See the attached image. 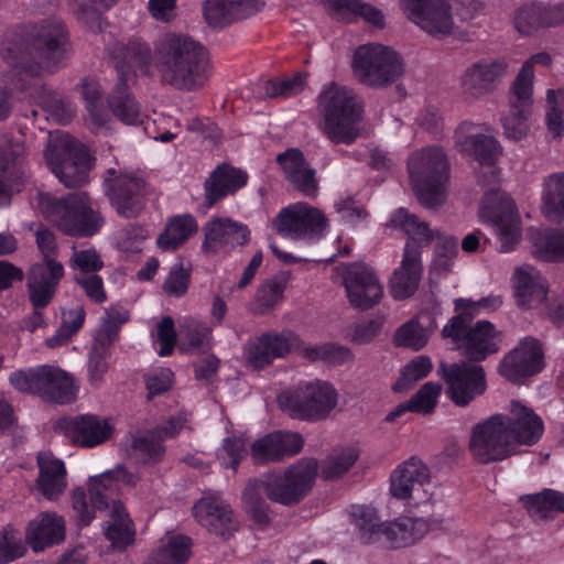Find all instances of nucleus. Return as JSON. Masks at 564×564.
I'll use <instances>...</instances> for the list:
<instances>
[{
  "label": "nucleus",
  "mask_w": 564,
  "mask_h": 564,
  "mask_svg": "<svg viewBox=\"0 0 564 564\" xmlns=\"http://www.w3.org/2000/svg\"><path fill=\"white\" fill-rule=\"evenodd\" d=\"M387 228L399 229L408 237L413 247L421 248L429 246L434 239H437L443 232L437 229L430 228L429 224L420 220L415 215L410 214L405 208H399L392 213Z\"/></svg>",
  "instance_id": "obj_39"
},
{
  "label": "nucleus",
  "mask_w": 564,
  "mask_h": 564,
  "mask_svg": "<svg viewBox=\"0 0 564 564\" xmlns=\"http://www.w3.org/2000/svg\"><path fill=\"white\" fill-rule=\"evenodd\" d=\"M39 207L45 218L66 235L90 237L104 225V218L94 210L85 193H73L64 198L41 194Z\"/></svg>",
  "instance_id": "obj_7"
},
{
  "label": "nucleus",
  "mask_w": 564,
  "mask_h": 564,
  "mask_svg": "<svg viewBox=\"0 0 564 564\" xmlns=\"http://www.w3.org/2000/svg\"><path fill=\"white\" fill-rule=\"evenodd\" d=\"M564 88L546 91L545 122L553 138H560L564 130Z\"/></svg>",
  "instance_id": "obj_60"
},
{
  "label": "nucleus",
  "mask_w": 564,
  "mask_h": 564,
  "mask_svg": "<svg viewBox=\"0 0 564 564\" xmlns=\"http://www.w3.org/2000/svg\"><path fill=\"white\" fill-rule=\"evenodd\" d=\"M541 210L551 221H564V171L551 173L543 178Z\"/></svg>",
  "instance_id": "obj_43"
},
{
  "label": "nucleus",
  "mask_w": 564,
  "mask_h": 564,
  "mask_svg": "<svg viewBox=\"0 0 564 564\" xmlns=\"http://www.w3.org/2000/svg\"><path fill=\"white\" fill-rule=\"evenodd\" d=\"M262 0H206L204 17L209 25L221 26L258 12Z\"/></svg>",
  "instance_id": "obj_33"
},
{
  "label": "nucleus",
  "mask_w": 564,
  "mask_h": 564,
  "mask_svg": "<svg viewBox=\"0 0 564 564\" xmlns=\"http://www.w3.org/2000/svg\"><path fill=\"white\" fill-rule=\"evenodd\" d=\"M431 370L432 362L429 357H415L403 368L399 380L393 387L394 391L403 392L411 389L415 382L425 378Z\"/></svg>",
  "instance_id": "obj_63"
},
{
  "label": "nucleus",
  "mask_w": 564,
  "mask_h": 564,
  "mask_svg": "<svg viewBox=\"0 0 564 564\" xmlns=\"http://www.w3.org/2000/svg\"><path fill=\"white\" fill-rule=\"evenodd\" d=\"M66 42V32L61 20H43L31 28L25 39L13 41L3 47L2 57L9 66L36 75L40 68L50 69L61 62Z\"/></svg>",
  "instance_id": "obj_4"
},
{
  "label": "nucleus",
  "mask_w": 564,
  "mask_h": 564,
  "mask_svg": "<svg viewBox=\"0 0 564 564\" xmlns=\"http://www.w3.org/2000/svg\"><path fill=\"white\" fill-rule=\"evenodd\" d=\"M429 479L427 466L421 459L411 457L392 473L390 490L397 499H408Z\"/></svg>",
  "instance_id": "obj_38"
},
{
  "label": "nucleus",
  "mask_w": 564,
  "mask_h": 564,
  "mask_svg": "<svg viewBox=\"0 0 564 564\" xmlns=\"http://www.w3.org/2000/svg\"><path fill=\"white\" fill-rule=\"evenodd\" d=\"M508 69V62L501 58H482L471 63L459 77L462 95L466 100L475 101L491 94Z\"/></svg>",
  "instance_id": "obj_18"
},
{
  "label": "nucleus",
  "mask_w": 564,
  "mask_h": 564,
  "mask_svg": "<svg viewBox=\"0 0 564 564\" xmlns=\"http://www.w3.org/2000/svg\"><path fill=\"white\" fill-rule=\"evenodd\" d=\"M285 282L279 279H270L263 282L257 290L253 302L249 310L258 315L272 311L283 300Z\"/></svg>",
  "instance_id": "obj_55"
},
{
  "label": "nucleus",
  "mask_w": 564,
  "mask_h": 564,
  "mask_svg": "<svg viewBox=\"0 0 564 564\" xmlns=\"http://www.w3.org/2000/svg\"><path fill=\"white\" fill-rule=\"evenodd\" d=\"M510 422L512 445H534L543 435L544 424L534 411L518 401L510 404V414L506 415Z\"/></svg>",
  "instance_id": "obj_29"
},
{
  "label": "nucleus",
  "mask_w": 564,
  "mask_h": 564,
  "mask_svg": "<svg viewBox=\"0 0 564 564\" xmlns=\"http://www.w3.org/2000/svg\"><path fill=\"white\" fill-rule=\"evenodd\" d=\"M129 311L121 305H112L105 311L101 324L96 330L94 339L112 345L117 338L120 327L129 321Z\"/></svg>",
  "instance_id": "obj_57"
},
{
  "label": "nucleus",
  "mask_w": 564,
  "mask_h": 564,
  "mask_svg": "<svg viewBox=\"0 0 564 564\" xmlns=\"http://www.w3.org/2000/svg\"><path fill=\"white\" fill-rule=\"evenodd\" d=\"M44 158L48 169L66 187H78L86 183L90 170L88 150L69 134H51Z\"/></svg>",
  "instance_id": "obj_10"
},
{
  "label": "nucleus",
  "mask_w": 564,
  "mask_h": 564,
  "mask_svg": "<svg viewBox=\"0 0 564 564\" xmlns=\"http://www.w3.org/2000/svg\"><path fill=\"white\" fill-rule=\"evenodd\" d=\"M338 398V391L330 382L315 379L280 394L278 401L281 410L292 419L318 422L329 416Z\"/></svg>",
  "instance_id": "obj_9"
},
{
  "label": "nucleus",
  "mask_w": 564,
  "mask_h": 564,
  "mask_svg": "<svg viewBox=\"0 0 564 564\" xmlns=\"http://www.w3.org/2000/svg\"><path fill=\"white\" fill-rule=\"evenodd\" d=\"M64 538V519L54 512H43L29 523L26 540L35 552L58 544Z\"/></svg>",
  "instance_id": "obj_36"
},
{
  "label": "nucleus",
  "mask_w": 564,
  "mask_h": 564,
  "mask_svg": "<svg viewBox=\"0 0 564 564\" xmlns=\"http://www.w3.org/2000/svg\"><path fill=\"white\" fill-rule=\"evenodd\" d=\"M324 9L335 20L351 23L359 19L377 28L384 26L383 13L361 0H321Z\"/></svg>",
  "instance_id": "obj_34"
},
{
  "label": "nucleus",
  "mask_w": 564,
  "mask_h": 564,
  "mask_svg": "<svg viewBox=\"0 0 564 564\" xmlns=\"http://www.w3.org/2000/svg\"><path fill=\"white\" fill-rule=\"evenodd\" d=\"M343 280L349 303L358 310L377 305L383 296V286L377 274L365 263L346 265Z\"/></svg>",
  "instance_id": "obj_19"
},
{
  "label": "nucleus",
  "mask_w": 564,
  "mask_h": 564,
  "mask_svg": "<svg viewBox=\"0 0 564 564\" xmlns=\"http://www.w3.org/2000/svg\"><path fill=\"white\" fill-rule=\"evenodd\" d=\"M446 383L447 395L458 406L468 405L487 388L484 368L469 362L442 364L440 367Z\"/></svg>",
  "instance_id": "obj_17"
},
{
  "label": "nucleus",
  "mask_w": 564,
  "mask_h": 564,
  "mask_svg": "<svg viewBox=\"0 0 564 564\" xmlns=\"http://www.w3.org/2000/svg\"><path fill=\"white\" fill-rule=\"evenodd\" d=\"M78 386L68 372L53 366H42L39 395L51 402L65 404L75 400Z\"/></svg>",
  "instance_id": "obj_35"
},
{
  "label": "nucleus",
  "mask_w": 564,
  "mask_h": 564,
  "mask_svg": "<svg viewBox=\"0 0 564 564\" xmlns=\"http://www.w3.org/2000/svg\"><path fill=\"white\" fill-rule=\"evenodd\" d=\"M406 18L433 36H446L473 20L480 10L476 0H400Z\"/></svg>",
  "instance_id": "obj_6"
},
{
  "label": "nucleus",
  "mask_w": 564,
  "mask_h": 564,
  "mask_svg": "<svg viewBox=\"0 0 564 564\" xmlns=\"http://www.w3.org/2000/svg\"><path fill=\"white\" fill-rule=\"evenodd\" d=\"M543 368V350L540 341L525 337L502 359L499 371L501 376L514 383L522 382Z\"/></svg>",
  "instance_id": "obj_21"
},
{
  "label": "nucleus",
  "mask_w": 564,
  "mask_h": 564,
  "mask_svg": "<svg viewBox=\"0 0 564 564\" xmlns=\"http://www.w3.org/2000/svg\"><path fill=\"white\" fill-rule=\"evenodd\" d=\"M359 452L355 447L334 449L319 465L317 473L324 479H337L345 475L356 463Z\"/></svg>",
  "instance_id": "obj_53"
},
{
  "label": "nucleus",
  "mask_w": 564,
  "mask_h": 564,
  "mask_svg": "<svg viewBox=\"0 0 564 564\" xmlns=\"http://www.w3.org/2000/svg\"><path fill=\"white\" fill-rule=\"evenodd\" d=\"M322 132L334 143L351 144L360 133L362 102L349 87L329 83L318 95Z\"/></svg>",
  "instance_id": "obj_5"
},
{
  "label": "nucleus",
  "mask_w": 564,
  "mask_h": 564,
  "mask_svg": "<svg viewBox=\"0 0 564 564\" xmlns=\"http://www.w3.org/2000/svg\"><path fill=\"white\" fill-rule=\"evenodd\" d=\"M124 82H120L109 99L115 116L127 124H139L143 121L139 104L128 93Z\"/></svg>",
  "instance_id": "obj_52"
},
{
  "label": "nucleus",
  "mask_w": 564,
  "mask_h": 564,
  "mask_svg": "<svg viewBox=\"0 0 564 564\" xmlns=\"http://www.w3.org/2000/svg\"><path fill=\"white\" fill-rule=\"evenodd\" d=\"M387 228L399 229L408 237L413 247L421 248L429 246L434 239H437L443 232L437 229L430 228L429 224L420 220L415 215L410 214L405 208H399L392 213Z\"/></svg>",
  "instance_id": "obj_41"
},
{
  "label": "nucleus",
  "mask_w": 564,
  "mask_h": 564,
  "mask_svg": "<svg viewBox=\"0 0 564 564\" xmlns=\"http://www.w3.org/2000/svg\"><path fill=\"white\" fill-rule=\"evenodd\" d=\"M262 491L264 492L263 479L249 481L243 492L245 508L258 523L269 521V507L262 497Z\"/></svg>",
  "instance_id": "obj_61"
},
{
  "label": "nucleus",
  "mask_w": 564,
  "mask_h": 564,
  "mask_svg": "<svg viewBox=\"0 0 564 564\" xmlns=\"http://www.w3.org/2000/svg\"><path fill=\"white\" fill-rule=\"evenodd\" d=\"M430 335L429 325L421 317H415L397 330L394 341L400 347L420 350L427 344Z\"/></svg>",
  "instance_id": "obj_56"
},
{
  "label": "nucleus",
  "mask_w": 564,
  "mask_h": 564,
  "mask_svg": "<svg viewBox=\"0 0 564 564\" xmlns=\"http://www.w3.org/2000/svg\"><path fill=\"white\" fill-rule=\"evenodd\" d=\"M247 183V174L228 165L218 166L205 181V204L208 208L236 193Z\"/></svg>",
  "instance_id": "obj_37"
},
{
  "label": "nucleus",
  "mask_w": 564,
  "mask_h": 564,
  "mask_svg": "<svg viewBox=\"0 0 564 564\" xmlns=\"http://www.w3.org/2000/svg\"><path fill=\"white\" fill-rule=\"evenodd\" d=\"M202 251L207 256L228 254L249 241L248 227L229 217H213L203 227Z\"/></svg>",
  "instance_id": "obj_20"
},
{
  "label": "nucleus",
  "mask_w": 564,
  "mask_h": 564,
  "mask_svg": "<svg viewBox=\"0 0 564 564\" xmlns=\"http://www.w3.org/2000/svg\"><path fill=\"white\" fill-rule=\"evenodd\" d=\"M196 230L197 224L193 216H176L166 225L165 230L159 236L158 246L163 251L175 250Z\"/></svg>",
  "instance_id": "obj_50"
},
{
  "label": "nucleus",
  "mask_w": 564,
  "mask_h": 564,
  "mask_svg": "<svg viewBox=\"0 0 564 564\" xmlns=\"http://www.w3.org/2000/svg\"><path fill=\"white\" fill-rule=\"evenodd\" d=\"M318 463L314 458H302L283 473H269L263 477L265 496L283 506H293L312 489L317 476Z\"/></svg>",
  "instance_id": "obj_11"
},
{
  "label": "nucleus",
  "mask_w": 564,
  "mask_h": 564,
  "mask_svg": "<svg viewBox=\"0 0 564 564\" xmlns=\"http://www.w3.org/2000/svg\"><path fill=\"white\" fill-rule=\"evenodd\" d=\"M387 228L399 229L408 237L413 247L421 248L429 246L434 239H437L443 232L437 229L430 228L429 224L420 220L415 215L410 214L405 208H399L392 213Z\"/></svg>",
  "instance_id": "obj_40"
},
{
  "label": "nucleus",
  "mask_w": 564,
  "mask_h": 564,
  "mask_svg": "<svg viewBox=\"0 0 564 564\" xmlns=\"http://www.w3.org/2000/svg\"><path fill=\"white\" fill-rule=\"evenodd\" d=\"M513 25L521 34H532L540 28L549 26L546 6L528 3L519 7L513 13Z\"/></svg>",
  "instance_id": "obj_54"
},
{
  "label": "nucleus",
  "mask_w": 564,
  "mask_h": 564,
  "mask_svg": "<svg viewBox=\"0 0 564 564\" xmlns=\"http://www.w3.org/2000/svg\"><path fill=\"white\" fill-rule=\"evenodd\" d=\"M350 518L358 529L362 543L371 544L382 540L386 522L380 521L376 509L366 506H355L351 509Z\"/></svg>",
  "instance_id": "obj_49"
},
{
  "label": "nucleus",
  "mask_w": 564,
  "mask_h": 564,
  "mask_svg": "<svg viewBox=\"0 0 564 564\" xmlns=\"http://www.w3.org/2000/svg\"><path fill=\"white\" fill-rule=\"evenodd\" d=\"M410 178L419 202L426 208L444 204L448 163L443 150L429 147L414 152L408 161Z\"/></svg>",
  "instance_id": "obj_8"
},
{
  "label": "nucleus",
  "mask_w": 564,
  "mask_h": 564,
  "mask_svg": "<svg viewBox=\"0 0 564 564\" xmlns=\"http://www.w3.org/2000/svg\"><path fill=\"white\" fill-rule=\"evenodd\" d=\"M124 446L128 455L134 456L143 463L159 462L165 453V446L152 430L138 436L130 435L126 440Z\"/></svg>",
  "instance_id": "obj_51"
},
{
  "label": "nucleus",
  "mask_w": 564,
  "mask_h": 564,
  "mask_svg": "<svg viewBox=\"0 0 564 564\" xmlns=\"http://www.w3.org/2000/svg\"><path fill=\"white\" fill-rule=\"evenodd\" d=\"M468 449L479 464L500 462L516 454L507 416L495 414L476 424L470 433Z\"/></svg>",
  "instance_id": "obj_13"
},
{
  "label": "nucleus",
  "mask_w": 564,
  "mask_h": 564,
  "mask_svg": "<svg viewBox=\"0 0 564 564\" xmlns=\"http://www.w3.org/2000/svg\"><path fill=\"white\" fill-rule=\"evenodd\" d=\"M517 93L514 86H511L510 109L508 115L501 119L505 135L512 140H520L528 132L527 118L532 105L533 95L530 94L528 99L522 100Z\"/></svg>",
  "instance_id": "obj_44"
},
{
  "label": "nucleus",
  "mask_w": 564,
  "mask_h": 564,
  "mask_svg": "<svg viewBox=\"0 0 564 564\" xmlns=\"http://www.w3.org/2000/svg\"><path fill=\"white\" fill-rule=\"evenodd\" d=\"M273 225L284 237L311 240L323 236L327 219L319 209L306 203H296L283 208Z\"/></svg>",
  "instance_id": "obj_15"
},
{
  "label": "nucleus",
  "mask_w": 564,
  "mask_h": 564,
  "mask_svg": "<svg viewBox=\"0 0 564 564\" xmlns=\"http://www.w3.org/2000/svg\"><path fill=\"white\" fill-rule=\"evenodd\" d=\"M107 195L116 212L126 218L140 215L145 205L147 184L144 178L131 171L108 169Z\"/></svg>",
  "instance_id": "obj_14"
},
{
  "label": "nucleus",
  "mask_w": 564,
  "mask_h": 564,
  "mask_svg": "<svg viewBox=\"0 0 564 564\" xmlns=\"http://www.w3.org/2000/svg\"><path fill=\"white\" fill-rule=\"evenodd\" d=\"M532 253L544 261H564V229L535 231L531 235Z\"/></svg>",
  "instance_id": "obj_48"
},
{
  "label": "nucleus",
  "mask_w": 564,
  "mask_h": 564,
  "mask_svg": "<svg viewBox=\"0 0 564 564\" xmlns=\"http://www.w3.org/2000/svg\"><path fill=\"white\" fill-rule=\"evenodd\" d=\"M191 540L184 535H171L151 552L144 564H184L191 556Z\"/></svg>",
  "instance_id": "obj_45"
},
{
  "label": "nucleus",
  "mask_w": 564,
  "mask_h": 564,
  "mask_svg": "<svg viewBox=\"0 0 564 564\" xmlns=\"http://www.w3.org/2000/svg\"><path fill=\"white\" fill-rule=\"evenodd\" d=\"M355 77L370 87H384L398 80L403 73L400 56L381 44L359 46L351 63Z\"/></svg>",
  "instance_id": "obj_12"
},
{
  "label": "nucleus",
  "mask_w": 564,
  "mask_h": 564,
  "mask_svg": "<svg viewBox=\"0 0 564 564\" xmlns=\"http://www.w3.org/2000/svg\"><path fill=\"white\" fill-rule=\"evenodd\" d=\"M430 530L422 518L401 517L386 522L382 539L393 547H405L421 540Z\"/></svg>",
  "instance_id": "obj_42"
},
{
  "label": "nucleus",
  "mask_w": 564,
  "mask_h": 564,
  "mask_svg": "<svg viewBox=\"0 0 564 564\" xmlns=\"http://www.w3.org/2000/svg\"><path fill=\"white\" fill-rule=\"evenodd\" d=\"M502 304L501 297L498 295H489L478 301H471L467 299H456L455 310L458 312L457 315L453 316L449 322L444 326L446 334H455L456 329H462V319H473L481 310L492 312L498 310Z\"/></svg>",
  "instance_id": "obj_47"
},
{
  "label": "nucleus",
  "mask_w": 564,
  "mask_h": 564,
  "mask_svg": "<svg viewBox=\"0 0 564 564\" xmlns=\"http://www.w3.org/2000/svg\"><path fill=\"white\" fill-rule=\"evenodd\" d=\"M304 445L297 432L274 431L258 438L251 446V458L256 465L280 463L299 454Z\"/></svg>",
  "instance_id": "obj_22"
},
{
  "label": "nucleus",
  "mask_w": 564,
  "mask_h": 564,
  "mask_svg": "<svg viewBox=\"0 0 564 564\" xmlns=\"http://www.w3.org/2000/svg\"><path fill=\"white\" fill-rule=\"evenodd\" d=\"M180 334L183 345L188 348H204L209 345L210 328L199 321L185 317L180 323Z\"/></svg>",
  "instance_id": "obj_64"
},
{
  "label": "nucleus",
  "mask_w": 564,
  "mask_h": 564,
  "mask_svg": "<svg viewBox=\"0 0 564 564\" xmlns=\"http://www.w3.org/2000/svg\"><path fill=\"white\" fill-rule=\"evenodd\" d=\"M116 1L117 0H75L77 18L91 31H100L102 28L101 11L113 6Z\"/></svg>",
  "instance_id": "obj_62"
},
{
  "label": "nucleus",
  "mask_w": 564,
  "mask_h": 564,
  "mask_svg": "<svg viewBox=\"0 0 564 564\" xmlns=\"http://www.w3.org/2000/svg\"><path fill=\"white\" fill-rule=\"evenodd\" d=\"M524 506L534 521L551 519L557 512H564V495L553 489L522 497Z\"/></svg>",
  "instance_id": "obj_46"
},
{
  "label": "nucleus",
  "mask_w": 564,
  "mask_h": 564,
  "mask_svg": "<svg viewBox=\"0 0 564 564\" xmlns=\"http://www.w3.org/2000/svg\"><path fill=\"white\" fill-rule=\"evenodd\" d=\"M120 482L135 484L134 476L123 466L94 476L89 481V500L82 488H76L72 492V506L83 525H88L93 521L95 509L105 512L108 518L104 525L106 538L115 549L124 550L134 540V529L122 503L116 498Z\"/></svg>",
  "instance_id": "obj_3"
},
{
  "label": "nucleus",
  "mask_w": 564,
  "mask_h": 564,
  "mask_svg": "<svg viewBox=\"0 0 564 564\" xmlns=\"http://www.w3.org/2000/svg\"><path fill=\"white\" fill-rule=\"evenodd\" d=\"M102 341L94 339L88 354L87 372L88 380L93 386H100L109 368L108 358L110 357V347Z\"/></svg>",
  "instance_id": "obj_59"
},
{
  "label": "nucleus",
  "mask_w": 564,
  "mask_h": 564,
  "mask_svg": "<svg viewBox=\"0 0 564 564\" xmlns=\"http://www.w3.org/2000/svg\"><path fill=\"white\" fill-rule=\"evenodd\" d=\"M64 275V268L54 258H47L32 267L29 276V289L32 304L35 308L50 303L55 289Z\"/></svg>",
  "instance_id": "obj_27"
},
{
  "label": "nucleus",
  "mask_w": 564,
  "mask_h": 564,
  "mask_svg": "<svg viewBox=\"0 0 564 564\" xmlns=\"http://www.w3.org/2000/svg\"><path fill=\"white\" fill-rule=\"evenodd\" d=\"M120 82L127 83L138 70L142 72L151 58L161 84L181 91H196L210 76V61L204 45L182 33H167L149 45L133 40L127 45L116 44L110 51Z\"/></svg>",
  "instance_id": "obj_1"
},
{
  "label": "nucleus",
  "mask_w": 564,
  "mask_h": 564,
  "mask_svg": "<svg viewBox=\"0 0 564 564\" xmlns=\"http://www.w3.org/2000/svg\"><path fill=\"white\" fill-rule=\"evenodd\" d=\"M290 350L291 334L265 333L246 345L245 356L253 369H263L274 359L286 356Z\"/></svg>",
  "instance_id": "obj_28"
},
{
  "label": "nucleus",
  "mask_w": 564,
  "mask_h": 564,
  "mask_svg": "<svg viewBox=\"0 0 564 564\" xmlns=\"http://www.w3.org/2000/svg\"><path fill=\"white\" fill-rule=\"evenodd\" d=\"M470 322L463 318L462 329L457 328L456 335L446 334L444 329L442 334L451 338L467 359L479 362L500 349L499 333L488 321H478L474 326L469 325Z\"/></svg>",
  "instance_id": "obj_16"
},
{
  "label": "nucleus",
  "mask_w": 564,
  "mask_h": 564,
  "mask_svg": "<svg viewBox=\"0 0 564 564\" xmlns=\"http://www.w3.org/2000/svg\"><path fill=\"white\" fill-rule=\"evenodd\" d=\"M196 521L209 532L228 538L237 529L232 510L219 494H206L193 507Z\"/></svg>",
  "instance_id": "obj_24"
},
{
  "label": "nucleus",
  "mask_w": 564,
  "mask_h": 564,
  "mask_svg": "<svg viewBox=\"0 0 564 564\" xmlns=\"http://www.w3.org/2000/svg\"><path fill=\"white\" fill-rule=\"evenodd\" d=\"M25 148L21 139L0 134V204H6L14 184L22 175L21 158Z\"/></svg>",
  "instance_id": "obj_26"
},
{
  "label": "nucleus",
  "mask_w": 564,
  "mask_h": 564,
  "mask_svg": "<svg viewBox=\"0 0 564 564\" xmlns=\"http://www.w3.org/2000/svg\"><path fill=\"white\" fill-rule=\"evenodd\" d=\"M39 475L36 489L50 501L57 500L67 488V470L65 463L48 453L37 455Z\"/></svg>",
  "instance_id": "obj_30"
},
{
  "label": "nucleus",
  "mask_w": 564,
  "mask_h": 564,
  "mask_svg": "<svg viewBox=\"0 0 564 564\" xmlns=\"http://www.w3.org/2000/svg\"><path fill=\"white\" fill-rule=\"evenodd\" d=\"M56 430L73 444L88 448L102 444L112 433L107 421L90 414L62 417L56 423Z\"/></svg>",
  "instance_id": "obj_23"
},
{
  "label": "nucleus",
  "mask_w": 564,
  "mask_h": 564,
  "mask_svg": "<svg viewBox=\"0 0 564 564\" xmlns=\"http://www.w3.org/2000/svg\"><path fill=\"white\" fill-rule=\"evenodd\" d=\"M552 62V57L550 54L545 52H540L532 55L529 59H527L521 69L519 70L512 86L517 89V94L523 100L528 99L530 94H533V79H534V66H549Z\"/></svg>",
  "instance_id": "obj_58"
},
{
  "label": "nucleus",
  "mask_w": 564,
  "mask_h": 564,
  "mask_svg": "<svg viewBox=\"0 0 564 564\" xmlns=\"http://www.w3.org/2000/svg\"><path fill=\"white\" fill-rule=\"evenodd\" d=\"M422 274L421 251L406 243L401 265L395 269L391 279V294L394 299L403 300L416 291Z\"/></svg>",
  "instance_id": "obj_32"
},
{
  "label": "nucleus",
  "mask_w": 564,
  "mask_h": 564,
  "mask_svg": "<svg viewBox=\"0 0 564 564\" xmlns=\"http://www.w3.org/2000/svg\"><path fill=\"white\" fill-rule=\"evenodd\" d=\"M278 162L292 185L307 197H314L318 191L315 169L311 167L301 151L289 149L278 155Z\"/></svg>",
  "instance_id": "obj_31"
},
{
  "label": "nucleus",
  "mask_w": 564,
  "mask_h": 564,
  "mask_svg": "<svg viewBox=\"0 0 564 564\" xmlns=\"http://www.w3.org/2000/svg\"><path fill=\"white\" fill-rule=\"evenodd\" d=\"M517 304L539 310L547 300V284L541 272L530 264L517 267L511 276Z\"/></svg>",
  "instance_id": "obj_25"
},
{
  "label": "nucleus",
  "mask_w": 564,
  "mask_h": 564,
  "mask_svg": "<svg viewBox=\"0 0 564 564\" xmlns=\"http://www.w3.org/2000/svg\"><path fill=\"white\" fill-rule=\"evenodd\" d=\"M489 132L490 128L485 123L465 121L457 127L454 139L462 152L474 156L482 166L479 182L491 187L485 192L480 218L495 228L499 251L510 252L521 237L520 220L511 197L495 187L498 177L495 163L501 155V147Z\"/></svg>",
  "instance_id": "obj_2"
}]
</instances>
